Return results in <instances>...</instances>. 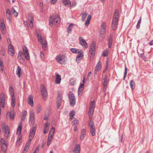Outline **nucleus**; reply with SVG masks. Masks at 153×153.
<instances>
[{
	"mask_svg": "<svg viewBox=\"0 0 153 153\" xmlns=\"http://www.w3.org/2000/svg\"><path fill=\"white\" fill-rule=\"evenodd\" d=\"M119 17L118 10L116 9L114 12L112 21V26L113 30H115L117 26Z\"/></svg>",
	"mask_w": 153,
	"mask_h": 153,
	"instance_id": "1",
	"label": "nucleus"
},
{
	"mask_svg": "<svg viewBox=\"0 0 153 153\" xmlns=\"http://www.w3.org/2000/svg\"><path fill=\"white\" fill-rule=\"evenodd\" d=\"M95 45L94 42H92L89 50V59L91 61L94 59L95 53Z\"/></svg>",
	"mask_w": 153,
	"mask_h": 153,
	"instance_id": "2",
	"label": "nucleus"
},
{
	"mask_svg": "<svg viewBox=\"0 0 153 153\" xmlns=\"http://www.w3.org/2000/svg\"><path fill=\"white\" fill-rule=\"evenodd\" d=\"M68 98L71 105L72 106H74L76 103V99L74 94L72 92H69Z\"/></svg>",
	"mask_w": 153,
	"mask_h": 153,
	"instance_id": "3",
	"label": "nucleus"
},
{
	"mask_svg": "<svg viewBox=\"0 0 153 153\" xmlns=\"http://www.w3.org/2000/svg\"><path fill=\"white\" fill-rule=\"evenodd\" d=\"M3 131L5 132L4 136L5 138H7L10 136V128L8 126H6L5 123L3 124Z\"/></svg>",
	"mask_w": 153,
	"mask_h": 153,
	"instance_id": "4",
	"label": "nucleus"
},
{
	"mask_svg": "<svg viewBox=\"0 0 153 153\" xmlns=\"http://www.w3.org/2000/svg\"><path fill=\"white\" fill-rule=\"evenodd\" d=\"M41 92L42 98L44 100L46 99L47 96V92L46 89L44 85H42L41 87Z\"/></svg>",
	"mask_w": 153,
	"mask_h": 153,
	"instance_id": "5",
	"label": "nucleus"
},
{
	"mask_svg": "<svg viewBox=\"0 0 153 153\" xmlns=\"http://www.w3.org/2000/svg\"><path fill=\"white\" fill-rule=\"evenodd\" d=\"M57 61L60 64H63L65 60V57L63 55H59L56 57Z\"/></svg>",
	"mask_w": 153,
	"mask_h": 153,
	"instance_id": "6",
	"label": "nucleus"
},
{
	"mask_svg": "<svg viewBox=\"0 0 153 153\" xmlns=\"http://www.w3.org/2000/svg\"><path fill=\"white\" fill-rule=\"evenodd\" d=\"M102 79L103 80V85L104 88L106 89L107 86L109 82V78L106 75L104 74L102 75Z\"/></svg>",
	"mask_w": 153,
	"mask_h": 153,
	"instance_id": "7",
	"label": "nucleus"
},
{
	"mask_svg": "<svg viewBox=\"0 0 153 153\" xmlns=\"http://www.w3.org/2000/svg\"><path fill=\"white\" fill-rule=\"evenodd\" d=\"M79 42L81 45L84 48L87 49L88 48V44L82 37L79 38Z\"/></svg>",
	"mask_w": 153,
	"mask_h": 153,
	"instance_id": "8",
	"label": "nucleus"
},
{
	"mask_svg": "<svg viewBox=\"0 0 153 153\" xmlns=\"http://www.w3.org/2000/svg\"><path fill=\"white\" fill-rule=\"evenodd\" d=\"M0 29L2 33L4 34H5L6 28L4 21L3 19L1 20V23H0Z\"/></svg>",
	"mask_w": 153,
	"mask_h": 153,
	"instance_id": "9",
	"label": "nucleus"
},
{
	"mask_svg": "<svg viewBox=\"0 0 153 153\" xmlns=\"http://www.w3.org/2000/svg\"><path fill=\"white\" fill-rule=\"evenodd\" d=\"M24 54L21 51L19 52L18 54V59L21 63L25 62Z\"/></svg>",
	"mask_w": 153,
	"mask_h": 153,
	"instance_id": "10",
	"label": "nucleus"
},
{
	"mask_svg": "<svg viewBox=\"0 0 153 153\" xmlns=\"http://www.w3.org/2000/svg\"><path fill=\"white\" fill-rule=\"evenodd\" d=\"M35 112L33 110H32L30 112V122L32 124H33L35 121Z\"/></svg>",
	"mask_w": 153,
	"mask_h": 153,
	"instance_id": "11",
	"label": "nucleus"
},
{
	"mask_svg": "<svg viewBox=\"0 0 153 153\" xmlns=\"http://www.w3.org/2000/svg\"><path fill=\"white\" fill-rule=\"evenodd\" d=\"M28 20L30 27V28H33V27L34 19L33 17L32 14H30L28 15Z\"/></svg>",
	"mask_w": 153,
	"mask_h": 153,
	"instance_id": "12",
	"label": "nucleus"
},
{
	"mask_svg": "<svg viewBox=\"0 0 153 153\" xmlns=\"http://www.w3.org/2000/svg\"><path fill=\"white\" fill-rule=\"evenodd\" d=\"M8 53L11 56H13L14 55V47L11 44H10L8 47Z\"/></svg>",
	"mask_w": 153,
	"mask_h": 153,
	"instance_id": "13",
	"label": "nucleus"
},
{
	"mask_svg": "<svg viewBox=\"0 0 153 153\" xmlns=\"http://www.w3.org/2000/svg\"><path fill=\"white\" fill-rule=\"evenodd\" d=\"M78 55L76 59V61L78 63L83 58L84 56L83 52L82 51H78Z\"/></svg>",
	"mask_w": 153,
	"mask_h": 153,
	"instance_id": "14",
	"label": "nucleus"
},
{
	"mask_svg": "<svg viewBox=\"0 0 153 153\" xmlns=\"http://www.w3.org/2000/svg\"><path fill=\"white\" fill-rule=\"evenodd\" d=\"M106 29H101L100 30V40L101 42H102L103 39L105 37V33Z\"/></svg>",
	"mask_w": 153,
	"mask_h": 153,
	"instance_id": "15",
	"label": "nucleus"
},
{
	"mask_svg": "<svg viewBox=\"0 0 153 153\" xmlns=\"http://www.w3.org/2000/svg\"><path fill=\"white\" fill-rule=\"evenodd\" d=\"M23 50L24 52L23 53L25 55V59L27 60H28L29 59L30 57L26 47H24L23 48Z\"/></svg>",
	"mask_w": 153,
	"mask_h": 153,
	"instance_id": "16",
	"label": "nucleus"
},
{
	"mask_svg": "<svg viewBox=\"0 0 153 153\" xmlns=\"http://www.w3.org/2000/svg\"><path fill=\"white\" fill-rule=\"evenodd\" d=\"M101 68V62L99 61L97 65L94 69V74H96L97 72L100 71Z\"/></svg>",
	"mask_w": 153,
	"mask_h": 153,
	"instance_id": "17",
	"label": "nucleus"
},
{
	"mask_svg": "<svg viewBox=\"0 0 153 153\" xmlns=\"http://www.w3.org/2000/svg\"><path fill=\"white\" fill-rule=\"evenodd\" d=\"M27 114V112L26 111H23L22 113V114L21 116V119L20 123H22L25 121V117Z\"/></svg>",
	"mask_w": 153,
	"mask_h": 153,
	"instance_id": "18",
	"label": "nucleus"
},
{
	"mask_svg": "<svg viewBox=\"0 0 153 153\" xmlns=\"http://www.w3.org/2000/svg\"><path fill=\"white\" fill-rule=\"evenodd\" d=\"M28 104L31 106H33V97L32 95H30L28 96Z\"/></svg>",
	"mask_w": 153,
	"mask_h": 153,
	"instance_id": "19",
	"label": "nucleus"
},
{
	"mask_svg": "<svg viewBox=\"0 0 153 153\" xmlns=\"http://www.w3.org/2000/svg\"><path fill=\"white\" fill-rule=\"evenodd\" d=\"M50 125V123L48 122H46V123H45L44 127V130L43 131L44 133V134H46L48 132Z\"/></svg>",
	"mask_w": 153,
	"mask_h": 153,
	"instance_id": "20",
	"label": "nucleus"
},
{
	"mask_svg": "<svg viewBox=\"0 0 153 153\" xmlns=\"http://www.w3.org/2000/svg\"><path fill=\"white\" fill-rule=\"evenodd\" d=\"M80 146L79 144L76 145L74 149L73 153H80Z\"/></svg>",
	"mask_w": 153,
	"mask_h": 153,
	"instance_id": "21",
	"label": "nucleus"
},
{
	"mask_svg": "<svg viewBox=\"0 0 153 153\" xmlns=\"http://www.w3.org/2000/svg\"><path fill=\"white\" fill-rule=\"evenodd\" d=\"M6 13L7 18L11 22V20L12 19L11 12L9 9H7L6 10Z\"/></svg>",
	"mask_w": 153,
	"mask_h": 153,
	"instance_id": "22",
	"label": "nucleus"
},
{
	"mask_svg": "<svg viewBox=\"0 0 153 153\" xmlns=\"http://www.w3.org/2000/svg\"><path fill=\"white\" fill-rule=\"evenodd\" d=\"M36 128L35 127H34L32 128L30 131V132L29 135V137L32 139L34 136Z\"/></svg>",
	"mask_w": 153,
	"mask_h": 153,
	"instance_id": "23",
	"label": "nucleus"
},
{
	"mask_svg": "<svg viewBox=\"0 0 153 153\" xmlns=\"http://www.w3.org/2000/svg\"><path fill=\"white\" fill-rule=\"evenodd\" d=\"M5 98L4 97V95L1 94L0 99V103L2 107L3 108L4 107V105L5 104Z\"/></svg>",
	"mask_w": 153,
	"mask_h": 153,
	"instance_id": "24",
	"label": "nucleus"
},
{
	"mask_svg": "<svg viewBox=\"0 0 153 153\" xmlns=\"http://www.w3.org/2000/svg\"><path fill=\"white\" fill-rule=\"evenodd\" d=\"M56 76L55 82L56 84H59L61 81V76L59 74H56Z\"/></svg>",
	"mask_w": 153,
	"mask_h": 153,
	"instance_id": "25",
	"label": "nucleus"
},
{
	"mask_svg": "<svg viewBox=\"0 0 153 153\" xmlns=\"http://www.w3.org/2000/svg\"><path fill=\"white\" fill-rule=\"evenodd\" d=\"M9 91L11 97L12 98L15 97H14V90L12 86H10L9 87Z\"/></svg>",
	"mask_w": 153,
	"mask_h": 153,
	"instance_id": "26",
	"label": "nucleus"
},
{
	"mask_svg": "<svg viewBox=\"0 0 153 153\" xmlns=\"http://www.w3.org/2000/svg\"><path fill=\"white\" fill-rule=\"evenodd\" d=\"M6 117L7 118L13 120L14 119V116L13 114H11L10 112H7L6 114Z\"/></svg>",
	"mask_w": 153,
	"mask_h": 153,
	"instance_id": "27",
	"label": "nucleus"
},
{
	"mask_svg": "<svg viewBox=\"0 0 153 153\" xmlns=\"http://www.w3.org/2000/svg\"><path fill=\"white\" fill-rule=\"evenodd\" d=\"M22 128V125L21 123L19 124L18 127L17 128V134L18 135H20Z\"/></svg>",
	"mask_w": 153,
	"mask_h": 153,
	"instance_id": "28",
	"label": "nucleus"
},
{
	"mask_svg": "<svg viewBox=\"0 0 153 153\" xmlns=\"http://www.w3.org/2000/svg\"><path fill=\"white\" fill-rule=\"evenodd\" d=\"M1 149L2 151L4 152H6L7 151V145L6 144H1Z\"/></svg>",
	"mask_w": 153,
	"mask_h": 153,
	"instance_id": "29",
	"label": "nucleus"
},
{
	"mask_svg": "<svg viewBox=\"0 0 153 153\" xmlns=\"http://www.w3.org/2000/svg\"><path fill=\"white\" fill-rule=\"evenodd\" d=\"M86 134V130L84 129H83L82 130L81 133V135L80 137V139L81 140H83L85 137V135Z\"/></svg>",
	"mask_w": 153,
	"mask_h": 153,
	"instance_id": "30",
	"label": "nucleus"
},
{
	"mask_svg": "<svg viewBox=\"0 0 153 153\" xmlns=\"http://www.w3.org/2000/svg\"><path fill=\"white\" fill-rule=\"evenodd\" d=\"M92 109H89L88 112V115L90 119H91L93 116V114L94 112V110Z\"/></svg>",
	"mask_w": 153,
	"mask_h": 153,
	"instance_id": "31",
	"label": "nucleus"
},
{
	"mask_svg": "<svg viewBox=\"0 0 153 153\" xmlns=\"http://www.w3.org/2000/svg\"><path fill=\"white\" fill-rule=\"evenodd\" d=\"M108 48H111L112 43V38L111 37H110L108 39Z\"/></svg>",
	"mask_w": 153,
	"mask_h": 153,
	"instance_id": "32",
	"label": "nucleus"
},
{
	"mask_svg": "<svg viewBox=\"0 0 153 153\" xmlns=\"http://www.w3.org/2000/svg\"><path fill=\"white\" fill-rule=\"evenodd\" d=\"M21 68L19 66H18L17 67V70L16 71V74L19 78L20 77V76L21 74Z\"/></svg>",
	"mask_w": 153,
	"mask_h": 153,
	"instance_id": "33",
	"label": "nucleus"
},
{
	"mask_svg": "<svg viewBox=\"0 0 153 153\" xmlns=\"http://www.w3.org/2000/svg\"><path fill=\"white\" fill-rule=\"evenodd\" d=\"M55 133V128L53 127L52 129L50 130L49 133V135L51 137H53V135Z\"/></svg>",
	"mask_w": 153,
	"mask_h": 153,
	"instance_id": "34",
	"label": "nucleus"
},
{
	"mask_svg": "<svg viewBox=\"0 0 153 153\" xmlns=\"http://www.w3.org/2000/svg\"><path fill=\"white\" fill-rule=\"evenodd\" d=\"M70 84L71 85H73L76 83V79L72 78L70 80Z\"/></svg>",
	"mask_w": 153,
	"mask_h": 153,
	"instance_id": "35",
	"label": "nucleus"
},
{
	"mask_svg": "<svg viewBox=\"0 0 153 153\" xmlns=\"http://www.w3.org/2000/svg\"><path fill=\"white\" fill-rule=\"evenodd\" d=\"M42 45V48L44 50H45L46 49V46L47 45V42L45 39H44L43 41L41 42Z\"/></svg>",
	"mask_w": 153,
	"mask_h": 153,
	"instance_id": "36",
	"label": "nucleus"
},
{
	"mask_svg": "<svg viewBox=\"0 0 153 153\" xmlns=\"http://www.w3.org/2000/svg\"><path fill=\"white\" fill-rule=\"evenodd\" d=\"M63 4L65 6H67L68 5H71V3L69 0H62Z\"/></svg>",
	"mask_w": 153,
	"mask_h": 153,
	"instance_id": "37",
	"label": "nucleus"
},
{
	"mask_svg": "<svg viewBox=\"0 0 153 153\" xmlns=\"http://www.w3.org/2000/svg\"><path fill=\"white\" fill-rule=\"evenodd\" d=\"M73 25L74 24H70L67 29V31L68 33H69L71 31L73 27Z\"/></svg>",
	"mask_w": 153,
	"mask_h": 153,
	"instance_id": "38",
	"label": "nucleus"
},
{
	"mask_svg": "<svg viewBox=\"0 0 153 153\" xmlns=\"http://www.w3.org/2000/svg\"><path fill=\"white\" fill-rule=\"evenodd\" d=\"M90 133L92 136H94L96 134L95 128L90 129Z\"/></svg>",
	"mask_w": 153,
	"mask_h": 153,
	"instance_id": "39",
	"label": "nucleus"
},
{
	"mask_svg": "<svg viewBox=\"0 0 153 153\" xmlns=\"http://www.w3.org/2000/svg\"><path fill=\"white\" fill-rule=\"evenodd\" d=\"M49 20V26L50 27H52L53 25V22H54V19H52V17L50 18Z\"/></svg>",
	"mask_w": 153,
	"mask_h": 153,
	"instance_id": "40",
	"label": "nucleus"
},
{
	"mask_svg": "<svg viewBox=\"0 0 153 153\" xmlns=\"http://www.w3.org/2000/svg\"><path fill=\"white\" fill-rule=\"evenodd\" d=\"M130 85L131 88L133 91L135 87V83L133 80H131V81Z\"/></svg>",
	"mask_w": 153,
	"mask_h": 153,
	"instance_id": "41",
	"label": "nucleus"
},
{
	"mask_svg": "<svg viewBox=\"0 0 153 153\" xmlns=\"http://www.w3.org/2000/svg\"><path fill=\"white\" fill-rule=\"evenodd\" d=\"M95 107V103L94 101H91L89 109H92L93 108V109L94 110Z\"/></svg>",
	"mask_w": 153,
	"mask_h": 153,
	"instance_id": "42",
	"label": "nucleus"
},
{
	"mask_svg": "<svg viewBox=\"0 0 153 153\" xmlns=\"http://www.w3.org/2000/svg\"><path fill=\"white\" fill-rule=\"evenodd\" d=\"M84 87V85L83 83H81L79 87V88L78 89V92L79 94V93L80 92H81L83 91V88Z\"/></svg>",
	"mask_w": 153,
	"mask_h": 153,
	"instance_id": "43",
	"label": "nucleus"
},
{
	"mask_svg": "<svg viewBox=\"0 0 153 153\" xmlns=\"http://www.w3.org/2000/svg\"><path fill=\"white\" fill-rule=\"evenodd\" d=\"M89 126L90 129L95 128L94 123L92 121H91L89 122Z\"/></svg>",
	"mask_w": 153,
	"mask_h": 153,
	"instance_id": "44",
	"label": "nucleus"
},
{
	"mask_svg": "<svg viewBox=\"0 0 153 153\" xmlns=\"http://www.w3.org/2000/svg\"><path fill=\"white\" fill-rule=\"evenodd\" d=\"M71 51L74 53H78V51H80L78 49L75 48H71Z\"/></svg>",
	"mask_w": 153,
	"mask_h": 153,
	"instance_id": "45",
	"label": "nucleus"
},
{
	"mask_svg": "<svg viewBox=\"0 0 153 153\" xmlns=\"http://www.w3.org/2000/svg\"><path fill=\"white\" fill-rule=\"evenodd\" d=\"M78 123L79 122L76 119H74V120H73L72 122V124L73 126H74V125H77Z\"/></svg>",
	"mask_w": 153,
	"mask_h": 153,
	"instance_id": "46",
	"label": "nucleus"
},
{
	"mask_svg": "<svg viewBox=\"0 0 153 153\" xmlns=\"http://www.w3.org/2000/svg\"><path fill=\"white\" fill-rule=\"evenodd\" d=\"M37 36L39 42H41L43 41L44 40L42 38L41 35L38 33L37 34Z\"/></svg>",
	"mask_w": 153,
	"mask_h": 153,
	"instance_id": "47",
	"label": "nucleus"
},
{
	"mask_svg": "<svg viewBox=\"0 0 153 153\" xmlns=\"http://www.w3.org/2000/svg\"><path fill=\"white\" fill-rule=\"evenodd\" d=\"M108 49H106L102 52V55L103 56H107L108 54Z\"/></svg>",
	"mask_w": 153,
	"mask_h": 153,
	"instance_id": "48",
	"label": "nucleus"
},
{
	"mask_svg": "<svg viewBox=\"0 0 153 153\" xmlns=\"http://www.w3.org/2000/svg\"><path fill=\"white\" fill-rule=\"evenodd\" d=\"M15 97L12 98L11 106L12 108H14L15 106Z\"/></svg>",
	"mask_w": 153,
	"mask_h": 153,
	"instance_id": "49",
	"label": "nucleus"
},
{
	"mask_svg": "<svg viewBox=\"0 0 153 153\" xmlns=\"http://www.w3.org/2000/svg\"><path fill=\"white\" fill-rule=\"evenodd\" d=\"M141 17L138 20L137 24L136 26V27L137 29H139L140 27V24L141 22Z\"/></svg>",
	"mask_w": 153,
	"mask_h": 153,
	"instance_id": "50",
	"label": "nucleus"
},
{
	"mask_svg": "<svg viewBox=\"0 0 153 153\" xmlns=\"http://www.w3.org/2000/svg\"><path fill=\"white\" fill-rule=\"evenodd\" d=\"M82 20L83 21H84L85 20V18L87 16V14L86 13H82Z\"/></svg>",
	"mask_w": 153,
	"mask_h": 153,
	"instance_id": "51",
	"label": "nucleus"
},
{
	"mask_svg": "<svg viewBox=\"0 0 153 153\" xmlns=\"http://www.w3.org/2000/svg\"><path fill=\"white\" fill-rule=\"evenodd\" d=\"M62 103V101L57 100V108L58 109L59 108L60 106L61 105Z\"/></svg>",
	"mask_w": 153,
	"mask_h": 153,
	"instance_id": "52",
	"label": "nucleus"
},
{
	"mask_svg": "<svg viewBox=\"0 0 153 153\" xmlns=\"http://www.w3.org/2000/svg\"><path fill=\"white\" fill-rule=\"evenodd\" d=\"M75 114V111L72 110L71 111L70 113V117L71 118H73V117L74 116Z\"/></svg>",
	"mask_w": 153,
	"mask_h": 153,
	"instance_id": "53",
	"label": "nucleus"
},
{
	"mask_svg": "<svg viewBox=\"0 0 153 153\" xmlns=\"http://www.w3.org/2000/svg\"><path fill=\"white\" fill-rule=\"evenodd\" d=\"M62 94H59L57 97V100L62 101Z\"/></svg>",
	"mask_w": 153,
	"mask_h": 153,
	"instance_id": "54",
	"label": "nucleus"
},
{
	"mask_svg": "<svg viewBox=\"0 0 153 153\" xmlns=\"http://www.w3.org/2000/svg\"><path fill=\"white\" fill-rule=\"evenodd\" d=\"M106 27V25L105 22H103L101 25V29H105Z\"/></svg>",
	"mask_w": 153,
	"mask_h": 153,
	"instance_id": "55",
	"label": "nucleus"
},
{
	"mask_svg": "<svg viewBox=\"0 0 153 153\" xmlns=\"http://www.w3.org/2000/svg\"><path fill=\"white\" fill-rule=\"evenodd\" d=\"M54 22L55 25L59 24L60 22V19H54Z\"/></svg>",
	"mask_w": 153,
	"mask_h": 153,
	"instance_id": "56",
	"label": "nucleus"
},
{
	"mask_svg": "<svg viewBox=\"0 0 153 153\" xmlns=\"http://www.w3.org/2000/svg\"><path fill=\"white\" fill-rule=\"evenodd\" d=\"M12 10L13 11V14H14L15 16H17L18 15V13L13 8H12Z\"/></svg>",
	"mask_w": 153,
	"mask_h": 153,
	"instance_id": "57",
	"label": "nucleus"
},
{
	"mask_svg": "<svg viewBox=\"0 0 153 153\" xmlns=\"http://www.w3.org/2000/svg\"><path fill=\"white\" fill-rule=\"evenodd\" d=\"M127 68L126 66H125V73H124V77L123 78V79L124 80H125V77H126V75L127 73Z\"/></svg>",
	"mask_w": 153,
	"mask_h": 153,
	"instance_id": "58",
	"label": "nucleus"
},
{
	"mask_svg": "<svg viewBox=\"0 0 153 153\" xmlns=\"http://www.w3.org/2000/svg\"><path fill=\"white\" fill-rule=\"evenodd\" d=\"M39 146L36 147L33 153H39Z\"/></svg>",
	"mask_w": 153,
	"mask_h": 153,
	"instance_id": "59",
	"label": "nucleus"
},
{
	"mask_svg": "<svg viewBox=\"0 0 153 153\" xmlns=\"http://www.w3.org/2000/svg\"><path fill=\"white\" fill-rule=\"evenodd\" d=\"M29 146H29V145H25V147L24 149V151H27L28 150V149H29Z\"/></svg>",
	"mask_w": 153,
	"mask_h": 153,
	"instance_id": "60",
	"label": "nucleus"
},
{
	"mask_svg": "<svg viewBox=\"0 0 153 153\" xmlns=\"http://www.w3.org/2000/svg\"><path fill=\"white\" fill-rule=\"evenodd\" d=\"M32 139L31 138L29 137V140H28V141H27V143H26V145H29L30 146V144L31 143V141Z\"/></svg>",
	"mask_w": 153,
	"mask_h": 153,
	"instance_id": "61",
	"label": "nucleus"
},
{
	"mask_svg": "<svg viewBox=\"0 0 153 153\" xmlns=\"http://www.w3.org/2000/svg\"><path fill=\"white\" fill-rule=\"evenodd\" d=\"M40 56L42 59H44V55L42 52H41L40 53Z\"/></svg>",
	"mask_w": 153,
	"mask_h": 153,
	"instance_id": "62",
	"label": "nucleus"
},
{
	"mask_svg": "<svg viewBox=\"0 0 153 153\" xmlns=\"http://www.w3.org/2000/svg\"><path fill=\"white\" fill-rule=\"evenodd\" d=\"M22 139V137L21 136H19V138L18 139L17 141V143H20L21 142V139Z\"/></svg>",
	"mask_w": 153,
	"mask_h": 153,
	"instance_id": "63",
	"label": "nucleus"
},
{
	"mask_svg": "<svg viewBox=\"0 0 153 153\" xmlns=\"http://www.w3.org/2000/svg\"><path fill=\"white\" fill-rule=\"evenodd\" d=\"M0 143H1V144H5V140L3 138H1V139L0 141Z\"/></svg>",
	"mask_w": 153,
	"mask_h": 153,
	"instance_id": "64",
	"label": "nucleus"
}]
</instances>
